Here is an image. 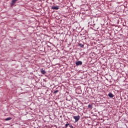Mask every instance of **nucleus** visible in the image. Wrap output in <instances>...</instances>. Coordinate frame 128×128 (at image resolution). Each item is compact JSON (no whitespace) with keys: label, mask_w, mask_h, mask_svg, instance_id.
<instances>
[{"label":"nucleus","mask_w":128,"mask_h":128,"mask_svg":"<svg viewBox=\"0 0 128 128\" xmlns=\"http://www.w3.org/2000/svg\"><path fill=\"white\" fill-rule=\"evenodd\" d=\"M58 8H60V6H52V10H58Z\"/></svg>","instance_id":"7ed1b4c3"},{"label":"nucleus","mask_w":128,"mask_h":128,"mask_svg":"<svg viewBox=\"0 0 128 128\" xmlns=\"http://www.w3.org/2000/svg\"><path fill=\"white\" fill-rule=\"evenodd\" d=\"M48 90H46V92H48Z\"/></svg>","instance_id":"4468645a"},{"label":"nucleus","mask_w":128,"mask_h":128,"mask_svg":"<svg viewBox=\"0 0 128 128\" xmlns=\"http://www.w3.org/2000/svg\"><path fill=\"white\" fill-rule=\"evenodd\" d=\"M12 120V117L7 118L5 119V120L8 122V120Z\"/></svg>","instance_id":"0eeeda50"},{"label":"nucleus","mask_w":128,"mask_h":128,"mask_svg":"<svg viewBox=\"0 0 128 128\" xmlns=\"http://www.w3.org/2000/svg\"><path fill=\"white\" fill-rule=\"evenodd\" d=\"M78 46H80V48H84V44H82L80 43L78 44Z\"/></svg>","instance_id":"1a4fd4ad"},{"label":"nucleus","mask_w":128,"mask_h":128,"mask_svg":"<svg viewBox=\"0 0 128 128\" xmlns=\"http://www.w3.org/2000/svg\"><path fill=\"white\" fill-rule=\"evenodd\" d=\"M16 2V0H12L11 2V6H14Z\"/></svg>","instance_id":"423d86ee"},{"label":"nucleus","mask_w":128,"mask_h":128,"mask_svg":"<svg viewBox=\"0 0 128 128\" xmlns=\"http://www.w3.org/2000/svg\"><path fill=\"white\" fill-rule=\"evenodd\" d=\"M58 92H60V90H56L54 92L53 94H58Z\"/></svg>","instance_id":"6e6552de"},{"label":"nucleus","mask_w":128,"mask_h":128,"mask_svg":"<svg viewBox=\"0 0 128 128\" xmlns=\"http://www.w3.org/2000/svg\"><path fill=\"white\" fill-rule=\"evenodd\" d=\"M68 126L70 128H74V126H72V124H69Z\"/></svg>","instance_id":"f8f14e48"},{"label":"nucleus","mask_w":128,"mask_h":128,"mask_svg":"<svg viewBox=\"0 0 128 128\" xmlns=\"http://www.w3.org/2000/svg\"><path fill=\"white\" fill-rule=\"evenodd\" d=\"M69 125H70V124L67 122V124H66L65 125V128H68V126Z\"/></svg>","instance_id":"9b49d317"},{"label":"nucleus","mask_w":128,"mask_h":128,"mask_svg":"<svg viewBox=\"0 0 128 128\" xmlns=\"http://www.w3.org/2000/svg\"><path fill=\"white\" fill-rule=\"evenodd\" d=\"M40 70V72H41V74H46V70H44V68H41Z\"/></svg>","instance_id":"20e7f679"},{"label":"nucleus","mask_w":128,"mask_h":128,"mask_svg":"<svg viewBox=\"0 0 128 128\" xmlns=\"http://www.w3.org/2000/svg\"><path fill=\"white\" fill-rule=\"evenodd\" d=\"M16 2V0H15Z\"/></svg>","instance_id":"ddd939ff"},{"label":"nucleus","mask_w":128,"mask_h":128,"mask_svg":"<svg viewBox=\"0 0 128 128\" xmlns=\"http://www.w3.org/2000/svg\"><path fill=\"white\" fill-rule=\"evenodd\" d=\"M108 96H109V98H114V96L112 93H109L108 94Z\"/></svg>","instance_id":"39448f33"},{"label":"nucleus","mask_w":128,"mask_h":128,"mask_svg":"<svg viewBox=\"0 0 128 128\" xmlns=\"http://www.w3.org/2000/svg\"><path fill=\"white\" fill-rule=\"evenodd\" d=\"M88 108H92V104H89V105L88 106Z\"/></svg>","instance_id":"9d476101"},{"label":"nucleus","mask_w":128,"mask_h":128,"mask_svg":"<svg viewBox=\"0 0 128 128\" xmlns=\"http://www.w3.org/2000/svg\"><path fill=\"white\" fill-rule=\"evenodd\" d=\"M73 118L75 120V122H78L80 118V116H74Z\"/></svg>","instance_id":"f257e3e1"},{"label":"nucleus","mask_w":128,"mask_h":128,"mask_svg":"<svg viewBox=\"0 0 128 128\" xmlns=\"http://www.w3.org/2000/svg\"><path fill=\"white\" fill-rule=\"evenodd\" d=\"M82 61H77L76 62V66H82Z\"/></svg>","instance_id":"f03ea898"}]
</instances>
